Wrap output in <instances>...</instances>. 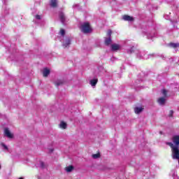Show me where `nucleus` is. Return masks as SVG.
Segmentation results:
<instances>
[{"instance_id": "1", "label": "nucleus", "mask_w": 179, "mask_h": 179, "mask_svg": "<svg viewBox=\"0 0 179 179\" xmlns=\"http://www.w3.org/2000/svg\"><path fill=\"white\" fill-rule=\"evenodd\" d=\"M80 29L82 33L85 34H89V33H92V27L89 22H84L80 24Z\"/></svg>"}, {"instance_id": "2", "label": "nucleus", "mask_w": 179, "mask_h": 179, "mask_svg": "<svg viewBox=\"0 0 179 179\" xmlns=\"http://www.w3.org/2000/svg\"><path fill=\"white\" fill-rule=\"evenodd\" d=\"M166 145L170 148H179V134L174 135L172 137V143L168 142Z\"/></svg>"}, {"instance_id": "3", "label": "nucleus", "mask_w": 179, "mask_h": 179, "mask_svg": "<svg viewBox=\"0 0 179 179\" xmlns=\"http://www.w3.org/2000/svg\"><path fill=\"white\" fill-rule=\"evenodd\" d=\"M172 152V159L173 160H179V148L178 147H171Z\"/></svg>"}, {"instance_id": "4", "label": "nucleus", "mask_w": 179, "mask_h": 179, "mask_svg": "<svg viewBox=\"0 0 179 179\" xmlns=\"http://www.w3.org/2000/svg\"><path fill=\"white\" fill-rule=\"evenodd\" d=\"M162 93L164 96L158 99L157 101L159 106H164L166 104V98L167 97V90H162Z\"/></svg>"}, {"instance_id": "5", "label": "nucleus", "mask_w": 179, "mask_h": 179, "mask_svg": "<svg viewBox=\"0 0 179 179\" xmlns=\"http://www.w3.org/2000/svg\"><path fill=\"white\" fill-rule=\"evenodd\" d=\"M136 54H137L138 58H139L140 59H142V58H143L144 59H148V58H150V57H153V55H148V57H146L145 52H141L139 50H137Z\"/></svg>"}, {"instance_id": "6", "label": "nucleus", "mask_w": 179, "mask_h": 179, "mask_svg": "<svg viewBox=\"0 0 179 179\" xmlns=\"http://www.w3.org/2000/svg\"><path fill=\"white\" fill-rule=\"evenodd\" d=\"M62 45L64 48H66L69 45H71V38L64 37L62 40Z\"/></svg>"}, {"instance_id": "7", "label": "nucleus", "mask_w": 179, "mask_h": 179, "mask_svg": "<svg viewBox=\"0 0 179 179\" xmlns=\"http://www.w3.org/2000/svg\"><path fill=\"white\" fill-rule=\"evenodd\" d=\"M4 135L9 139H12L13 138V134L10 132V130H9V128H5L4 129Z\"/></svg>"}, {"instance_id": "8", "label": "nucleus", "mask_w": 179, "mask_h": 179, "mask_svg": "<svg viewBox=\"0 0 179 179\" xmlns=\"http://www.w3.org/2000/svg\"><path fill=\"white\" fill-rule=\"evenodd\" d=\"M110 49L112 51H118L121 50V45L118 43H113L110 45Z\"/></svg>"}, {"instance_id": "9", "label": "nucleus", "mask_w": 179, "mask_h": 179, "mask_svg": "<svg viewBox=\"0 0 179 179\" xmlns=\"http://www.w3.org/2000/svg\"><path fill=\"white\" fill-rule=\"evenodd\" d=\"M122 20H124V22H134V18L130 15H125L122 16Z\"/></svg>"}, {"instance_id": "10", "label": "nucleus", "mask_w": 179, "mask_h": 179, "mask_svg": "<svg viewBox=\"0 0 179 179\" xmlns=\"http://www.w3.org/2000/svg\"><path fill=\"white\" fill-rule=\"evenodd\" d=\"M42 73H43V78H48V75L51 73V71H50L49 69L45 68L43 69Z\"/></svg>"}, {"instance_id": "11", "label": "nucleus", "mask_w": 179, "mask_h": 179, "mask_svg": "<svg viewBox=\"0 0 179 179\" xmlns=\"http://www.w3.org/2000/svg\"><path fill=\"white\" fill-rule=\"evenodd\" d=\"M0 146L1 147L3 150H4V152H8L9 151V148L4 143H1Z\"/></svg>"}, {"instance_id": "12", "label": "nucleus", "mask_w": 179, "mask_h": 179, "mask_svg": "<svg viewBox=\"0 0 179 179\" xmlns=\"http://www.w3.org/2000/svg\"><path fill=\"white\" fill-rule=\"evenodd\" d=\"M59 16L62 23H65V19H66L65 14H64V13H60Z\"/></svg>"}, {"instance_id": "13", "label": "nucleus", "mask_w": 179, "mask_h": 179, "mask_svg": "<svg viewBox=\"0 0 179 179\" xmlns=\"http://www.w3.org/2000/svg\"><path fill=\"white\" fill-rule=\"evenodd\" d=\"M143 111V108L142 107H136L134 108V112L136 114H141Z\"/></svg>"}, {"instance_id": "14", "label": "nucleus", "mask_w": 179, "mask_h": 179, "mask_svg": "<svg viewBox=\"0 0 179 179\" xmlns=\"http://www.w3.org/2000/svg\"><path fill=\"white\" fill-rule=\"evenodd\" d=\"M97 82H99V80L97 78H94L90 80V84L91 86H96V85H97Z\"/></svg>"}, {"instance_id": "15", "label": "nucleus", "mask_w": 179, "mask_h": 179, "mask_svg": "<svg viewBox=\"0 0 179 179\" xmlns=\"http://www.w3.org/2000/svg\"><path fill=\"white\" fill-rule=\"evenodd\" d=\"M59 128H61V129H66V127H68V125L65 122H61L60 124H59Z\"/></svg>"}, {"instance_id": "16", "label": "nucleus", "mask_w": 179, "mask_h": 179, "mask_svg": "<svg viewBox=\"0 0 179 179\" xmlns=\"http://www.w3.org/2000/svg\"><path fill=\"white\" fill-rule=\"evenodd\" d=\"M73 170V166L72 165H70L65 168V171H66V173H71Z\"/></svg>"}, {"instance_id": "17", "label": "nucleus", "mask_w": 179, "mask_h": 179, "mask_svg": "<svg viewBox=\"0 0 179 179\" xmlns=\"http://www.w3.org/2000/svg\"><path fill=\"white\" fill-rule=\"evenodd\" d=\"M55 86H61V85H64V80H57L55 82Z\"/></svg>"}, {"instance_id": "18", "label": "nucleus", "mask_w": 179, "mask_h": 179, "mask_svg": "<svg viewBox=\"0 0 179 179\" xmlns=\"http://www.w3.org/2000/svg\"><path fill=\"white\" fill-rule=\"evenodd\" d=\"M50 6H52V8H56L57 0H50Z\"/></svg>"}, {"instance_id": "19", "label": "nucleus", "mask_w": 179, "mask_h": 179, "mask_svg": "<svg viewBox=\"0 0 179 179\" xmlns=\"http://www.w3.org/2000/svg\"><path fill=\"white\" fill-rule=\"evenodd\" d=\"M105 44L106 45H110V44H111V38L110 37L106 38V39H105Z\"/></svg>"}, {"instance_id": "20", "label": "nucleus", "mask_w": 179, "mask_h": 179, "mask_svg": "<svg viewBox=\"0 0 179 179\" xmlns=\"http://www.w3.org/2000/svg\"><path fill=\"white\" fill-rule=\"evenodd\" d=\"M136 50V48L134 46L130 48L129 49L127 50V54H132Z\"/></svg>"}, {"instance_id": "21", "label": "nucleus", "mask_w": 179, "mask_h": 179, "mask_svg": "<svg viewBox=\"0 0 179 179\" xmlns=\"http://www.w3.org/2000/svg\"><path fill=\"white\" fill-rule=\"evenodd\" d=\"M170 45L173 48H179V43H171Z\"/></svg>"}, {"instance_id": "22", "label": "nucleus", "mask_w": 179, "mask_h": 179, "mask_svg": "<svg viewBox=\"0 0 179 179\" xmlns=\"http://www.w3.org/2000/svg\"><path fill=\"white\" fill-rule=\"evenodd\" d=\"M93 159H99L100 157V154H94L92 155Z\"/></svg>"}, {"instance_id": "23", "label": "nucleus", "mask_w": 179, "mask_h": 179, "mask_svg": "<svg viewBox=\"0 0 179 179\" xmlns=\"http://www.w3.org/2000/svg\"><path fill=\"white\" fill-rule=\"evenodd\" d=\"M40 166H41V169H44L45 167V164L43 162H41Z\"/></svg>"}, {"instance_id": "24", "label": "nucleus", "mask_w": 179, "mask_h": 179, "mask_svg": "<svg viewBox=\"0 0 179 179\" xmlns=\"http://www.w3.org/2000/svg\"><path fill=\"white\" fill-rule=\"evenodd\" d=\"M60 34H61V36H62V37H64V36H65V30L61 29Z\"/></svg>"}, {"instance_id": "25", "label": "nucleus", "mask_w": 179, "mask_h": 179, "mask_svg": "<svg viewBox=\"0 0 179 179\" xmlns=\"http://www.w3.org/2000/svg\"><path fill=\"white\" fill-rule=\"evenodd\" d=\"M35 18L36 20H40L41 19V15H35Z\"/></svg>"}, {"instance_id": "26", "label": "nucleus", "mask_w": 179, "mask_h": 179, "mask_svg": "<svg viewBox=\"0 0 179 179\" xmlns=\"http://www.w3.org/2000/svg\"><path fill=\"white\" fill-rule=\"evenodd\" d=\"M111 30H108V33H107V36H108V37H111Z\"/></svg>"}, {"instance_id": "27", "label": "nucleus", "mask_w": 179, "mask_h": 179, "mask_svg": "<svg viewBox=\"0 0 179 179\" xmlns=\"http://www.w3.org/2000/svg\"><path fill=\"white\" fill-rule=\"evenodd\" d=\"M173 114H174V112L173 110L169 111V117H173Z\"/></svg>"}, {"instance_id": "28", "label": "nucleus", "mask_w": 179, "mask_h": 179, "mask_svg": "<svg viewBox=\"0 0 179 179\" xmlns=\"http://www.w3.org/2000/svg\"><path fill=\"white\" fill-rule=\"evenodd\" d=\"M162 57L163 59H166V57H164V55H162Z\"/></svg>"}, {"instance_id": "29", "label": "nucleus", "mask_w": 179, "mask_h": 179, "mask_svg": "<svg viewBox=\"0 0 179 179\" xmlns=\"http://www.w3.org/2000/svg\"><path fill=\"white\" fill-rule=\"evenodd\" d=\"M76 6H78L77 5H76V6H73V8H76Z\"/></svg>"}, {"instance_id": "30", "label": "nucleus", "mask_w": 179, "mask_h": 179, "mask_svg": "<svg viewBox=\"0 0 179 179\" xmlns=\"http://www.w3.org/2000/svg\"><path fill=\"white\" fill-rule=\"evenodd\" d=\"M148 38H150V36H148Z\"/></svg>"}, {"instance_id": "31", "label": "nucleus", "mask_w": 179, "mask_h": 179, "mask_svg": "<svg viewBox=\"0 0 179 179\" xmlns=\"http://www.w3.org/2000/svg\"><path fill=\"white\" fill-rule=\"evenodd\" d=\"M18 179H23V178H18Z\"/></svg>"}]
</instances>
